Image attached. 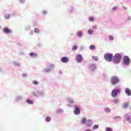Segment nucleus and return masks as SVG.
Here are the masks:
<instances>
[{"label": "nucleus", "mask_w": 131, "mask_h": 131, "mask_svg": "<svg viewBox=\"0 0 131 131\" xmlns=\"http://www.w3.org/2000/svg\"><path fill=\"white\" fill-rule=\"evenodd\" d=\"M111 81L112 84L114 85L116 84V83H118V82H119V79H118L116 76H113L111 78Z\"/></svg>", "instance_id": "2"}, {"label": "nucleus", "mask_w": 131, "mask_h": 131, "mask_svg": "<svg viewBox=\"0 0 131 131\" xmlns=\"http://www.w3.org/2000/svg\"><path fill=\"white\" fill-rule=\"evenodd\" d=\"M92 27L94 29H97V26H93Z\"/></svg>", "instance_id": "35"}, {"label": "nucleus", "mask_w": 131, "mask_h": 131, "mask_svg": "<svg viewBox=\"0 0 131 131\" xmlns=\"http://www.w3.org/2000/svg\"><path fill=\"white\" fill-rule=\"evenodd\" d=\"M108 38H109L110 40H113L114 39V37H113V36H112V35H110L108 36Z\"/></svg>", "instance_id": "19"}, {"label": "nucleus", "mask_w": 131, "mask_h": 131, "mask_svg": "<svg viewBox=\"0 0 131 131\" xmlns=\"http://www.w3.org/2000/svg\"><path fill=\"white\" fill-rule=\"evenodd\" d=\"M77 62H81L82 61V56L80 54H77L76 58Z\"/></svg>", "instance_id": "7"}, {"label": "nucleus", "mask_w": 131, "mask_h": 131, "mask_svg": "<svg viewBox=\"0 0 131 131\" xmlns=\"http://www.w3.org/2000/svg\"><path fill=\"white\" fill-rule=\"evenodd\" d=\"M30 56L31 57H37V54L32 52L30 53Z\"/></svg>", "instance_id": "13"}, {"label": "nucleus", "mask_w": 131, "mask_h": 131, "mask_svg": "<svg viewBox=\"0 0 131 131\" xmlns=\"http://www.w3.org/2000/svg\"><path fill=\"white\" fill-rule=\"evenodd\" d=\"M20 1L21 2V3H24V2H25V0H20Z\"/></svg>", "instance_id": "36"}, {"label": "nucleus", "mask_w": 131, "mask_h": 131, "mask_svg": "<svg viewBox=\"0 0 131 131\" xmlns=\"http://www.w3.org/2000/svg\"><path fill=\"white\" fill-rule=\"evenodd\" d=\"M56 112H57V113H61L63 112V110H57V111H56Z\"/></svg>", "instance_id": "30"}, {"label": "nucleus", "mask_w": 131, "mask_h": 131, "mask_svg": "<svg viewBox=\"0 0 131 131\" xmlns=\"http://www.w3.org/2000/svg\"><path fill=\"white\" fill-rule=\"evenodd\" d=\"M81 122L83 124H84L85 122H86V118H83L81 120Z\"/></svg>", "instance_id": "14"}, {"label": "nucleus", "mask_w": 131, "mask_h": 131, "mask_svg": "<svg viewBox=\"0 0 131 131\" xmlns=\"http://www.w3.org/2000/svg\"><path fill=\"white\" fill-rule=\"evenodd\" d=\"M3 31L4 33H11V30L8 28H5L3 29Z\"/></svg>", "instance_id": "10"}, {"label": "nucleus", "mask_w": 131, "mask_h": 131, "mask_svg": "<svg viewBox=\"0 0 131 131\" xmlns=\"http://www.w3.org/2000/svg\"><path fill=\"white\" fill-rule=\"evenodd\" d=\"M72 50H73V51H75V50H77V46H74L73 47Z\"/></svg>", "instance_id": "27"}, {"label": "nucleus", "mask_w": 131, "mask_h": 131, "mask_svg": "<svg viewBox=\"0 0 131 131\" xmlns=\"http://www.w3.org/2000/svg\"><path fill=\"white\" fill-rule=\"evenodd\" d=\"M97 128H99V125H95L93 126V129H96Z\"/></svg>", "instance_id": "26"}, {"label": "nucleus", "mask_w": 131, "mask_h": 131, "mask_svg": "<svg viewBox=\"0 0 131 131\" xmlns=\"http://www.w3.org/2000/svg\"><path fill=\"white\" fill-rule=\"evenodd\" d=\"M74 113L77 115H78V114H80V110L79 109V107H78V106L77 105H75Z\"/></svg>", "instance_id": "6"}, {"label": "nucleus", "mask_w": 131, "mask_h": 131, "mask_svg": "<svg viewBox=\"0 0 131 131\" xmlns=\"http://www.w3.org/2000/svg\"><path fill=\"white\" fill-rule=\"evenodd\" d=\"M112 58H113V54H106L104 55V59L108 62L112 61Z\"/></svg>", "instance_id": "3"}, {"label": "nucleus", "mask_w": 131, "mask_h": 131, "mask_svg": "<svg viewBox=\"0 0 131 131\" xmlns=\"http://www.w3.org/2000/svg\"><path fill=\"white\" fill-rule=\"evenodd\" d=\"M117 118V117H115L114 119H116Z\"/></svg>", "instance_id": "39"}, {"label": "nucleus", "mask_w": 131, "mask_h": 131, "mask_svg": "<svg viewBox=\"0 0 131 131\" xmlns=\"http://www.w3.org/2000/svg\"><path fill=\"white\" fill-rule=\"evenodd\" d=\"M86 124L88 126H92V120H88V121L86 122Z\"/></svg>", "instance_id": "12"}, {"label": "nucleus", "mask_w": 131, "mask_h": 131, "mask_svg": "<svg viewBox=\"0 0 131 131\" xmlns=\"http://www.w3.org/2000/svg\"><path fill=\"white\" fill-rule=\"evenodd\" d=\"M46 121H47V122H49V121H51V118L49 117H47L46 119Z\"/></svg>", "instance_id": "25"}, {"label": "nucleus", "mask_w": 131, "mask_h": 131, "mask_svg": "<svg viewBox=\"0 0 131 131\" xmlns=\"http://www.w3.org/2000/svg\"><path fill=\"white\" fill-rule=\"evenodd\" d=\"M123 63L125 65H128L129 64H130V59H129V58L128 56H125L123 60Z\"/></svg>", "instance_id": "4"}, {"label": "nucleus", "mask_w": 131, "mask_h": 131, "mask_svg": "<svg viewBox=\"0 0 131 131\" xmlns=\"http://www.w3.org/2000/svg\"><path fill=\"white\" fill-rule=\"evenodd\" d=\"M27 102L28 103V104H33V102H32V101H31L30 99H28Z\"/></svg>", "instance_id": "21"}, {"label": "nucleus", "mask_w": 131, "mask_h": 131, "mask_svg": "<svg viewBox=\"0 0 131 131\" xmlns=\"http://www.w3.org/2000/svg\"><path fill=\"white\" fill-rule=\"evenodd\" d=\"M113 10L114 11H115V10H117V7H113Z\"/></svg>", "instance_id": "33"}, {"label": "nucleus", "mask_w": 131, "mask_h": 131, "mask_svg": "<svg viewBox=\"0 0 131 131\" xmlns=\"http://www.w3.org/2000/svg\"><path fill=\"white\" fill-rule=\"evenodd\" d=\"M32 34H33V32H32Z\"/></svg>", "instance_id": "40"}, {"label": "nucleus", "mask_w": 131, "mask_h": 131, "mask_svg": "<svg viewBox=\"0 0 131 131\" xmlns=\"http://www.w3.org/2000/svg\"><path fill=\"white\" fill-rule=\"evenodd\" d=\"M77 35L79 36V37H81V35H82V32H81V31H79L77 33Z\"/></svg>", "instance_id": "17"}, {"label": "nucleus", "mask_w": 131, "mask_h": 131, "mask_svg": "<svg viewBox=\"0 0 131 131\" xmlns=\"http://www.w3.org/2000/svg\"><path fill=\"white\" fill-rule=\"evenodd\" d=\"M89 20L90 21H94V20H95V18H94V17H91L89 18Z\"/></svg>", "instance_id": "31"}, {"label": "nucleus", "mask_w": 131, "mask_h": 131, "mask_svg": "<svg viewBox=\"0 0 131 131\" xmlns=\"http://www.w3.org/2000/svg\"><path fill=\"white\" fill-rule=\"evenodd\" d=\"M127 120L129 121V122H131L130 118L129 117H127Z\"/></svg>", "instance_id": "32"}, {"label": "nucleus", "mask_w": 131, "mask_h": 131, "mask_svg": "<svg viewBox=\"0 0 131 131\" xmlns=\"http://www.w3.org/2000/svg\"><path fill=\"white\" fill-rule=\"evenodd\" d=\"M104 110H105V112H107V113H109L110 112V111H111V110H110V108H109L108 107H105L104 108Z\"/></svg>", "instance_id": "16"}, {"label": "nucleus", "mask_w": 131, "mask_h": 131, "mask_svg": "<svg viewBox=\"0 0 131 131\" xmlns=\"http://www.w3.org/2000/svg\"><path fill=\"white\" fill-rule=\"evenodd\" d=\"M127 107H128V103H124V105H123V108H124V109H126Z\"/></svg>", "instance_id": "15"}, {"label": "nucleus", "mask_w": 131, "mask_h": 131, "mask_svg": "<svg viewBox=\"0 0 131 131\" xmlns=\"http://www.w3.org/2000/svg\"><path fill=\"white\" fill-rule=\"evenodd\" d=\"M0 28H1V26H0Z\"/></svg>", "instance_id": "41"}, {"label": "nucleus", "mask_w": 131, "mask_h": 131, "mask_svg": "<svg viewBox=\"0 0 131 131\" xmlns=\"http://www.w3.org/2000/svg\"><path fill=\"white\" fill-rule=\"evenodd\" d=\"M120 93V90H114L112 92V96L114 97H117V94Z\"/></svg>", "instance_id": "5"}, {"label": "nucleus", "mask_w": 131, "mask_h": 131, "mask_svg": "<svg viewBox=\"0 0 131 131\" xmlns=\"http://www.w3.org/2000/svg\"><path fill=\"white\" fill-rule=\"evenodd\" d=\"M33 84H35V85H37L38 84V83L36 81H33Z\"/></svg>", "instance_id": "28"}, {"label": "nucleus", "mask_w": 131, "mask_h": 131, "mask_svg": "<svg viewBox=\"0 0 131 131\" xmlns=\"http://www.w3.org/2000/svg\"><path fill=\"white\" fill-rule=\"evenodd\" d=\"M69 102L70 103H73V100H72V99H69Z\"/></svg>", "instance_id": "34"}, {"label": "nucleus", "mask_w": 131, "mask_h": 131, "mask_svg": "<svg viewBox=\"0 0 131 131\" xmlns=\"http://www.w3.org/2000/svg\"><path fill=\"white\" fill-rule=\"evenodd\" d=\"M61 61L63 63H67L69 61V58L67 57H63L61 58Z\"/></svg>", "instance_id": "8"}, {"label": "nucleus", "mask_w": 131, "mask_h": 131, "mask_svg": "<svg viewBox=\"0 0 131 131\" xmlns=\"http://www.w3.org/2000/svg\"><path fill=\"white\" fill-rule=\"evenodd\" d=\"M97 67H96V65L95 64H92L90 67V69L91 70V71H95V70H96Z\"/></svg>", "instance_id": "9"}, {"label": "nucleus", "mask_w": 131, "mask_h": 131, "mask_svg": "<svg viewBox=\"0 0 131 131\" xmlns=\"http://www.w3.org/2000/svg\"><path fill=\"white\" fill-rule=\"evenodd\" d=\"M43 14H47V11H43Z\"/></svg>", "instance_id": "37"}, {"label": "nucleus", "mask_w": 131, "mask_h": 131, "mask_svg": "<svg viewBox=\"0 0 131 131\" xmlns=\"http://www.w3.org/2000/svg\"><path fill=\"white\" fill-rule=\"evenodd\" d=\"M121 55L117 53L114 56L113 61H114L116 64H118V63H119V62H120L121 60Z\"/></svg>", "instance_id": "1"}, {"label": "nucleus", "mask_w": 131, "mask_h": 131, "mask_svg": "<svg viewBox=\"0 0 131 131\" xmlns=\"http://www.w3.org/2000/svg\"><path fill=\"white\" fill-rule=\"evenodd\" d=\"M106 131H112V129L110 127H107L106 128Z\"/></svg>", "instance_id": "29"}, {"label": "nucleus", "mask_w": 131, "mask_h": 131, "mask_svg": "<svg viewBox=\"0 0 131 131\" xmlns=\"http://www.w3.org/2000/svg\"><path fill=\"white\" fill-rule=\"evenodd\" d=\"M93 60H95V61H98L99 60V58H98V56H94L93 57Z\"/></svg>", "instance_id": "18"}, {"label": "nucleus", "mask_w": 131, "mask_h": 131, "mask_svg": "<svg viewBox=\"0 0 131 131\" xmlns=\"http://www.w3.org/2000/svg\"><path fill=\"white\" fill-rule=\"evenodd\" d=\"M85 131H91V130L90 129H86Z\"/></svg>", "instance_id": "38"}, {"label": "nucleus", "mask_w": 131, "mask_h": 131, "mask_svg": "<svg viewBox=\"0 0 131 131\" xmlns=\"http://www.w3.org/2000/svg\"><path fill=\"white\" fill-rule=\"evenodd\" d=\"M5 17V19H9V18H10V14H6Z\"/></svg>", "instance_id": "24"}, {"label": "nucleus", "mask_w": 131, "mask_h": 131, "mask_svg": "<svg viewBox=\"0 0 131 131\" xmlns=\"http://www.w3.org/2000/svg\"><path fill=\"white\" fill-rule=\"evenodd\" d=\"M88 32L89 34H93L94 31L93 30H89Z\"/></svg>", "instance_id": "23"}, {"label": "nucleus", "mask_w": 131, "mask_h": 131, "mask_svg": "<svg viewBox=\"0 0 131 131\" xmlns=\"http://www.w3.org/2000/svg\"><path fill=\"white\" fill-rule=\"evenodd\" d=\"M125 92L126 93L127 96H131V91L128 88H126L125 90Z\"/></svg>", "instance_id": "11"}, {"label": "nucleus", "mask_w": 131, "mask_h": 131, "mask_svg": "<svg viewBox=\"0 0 131 131\" xmlns=\"http://www.w3.org/2000/svg\"><path fill=\"white\" fill-rule=\"evenodd\" d=\"M34 32H35L36 33H39V30H38V28H36L34 29Z\"/></svg>", "instance_id": "22"}, {"label": "nucleus", "mask_w": 131, "mask_h": 131, "mask_svg": "<svg viewBox=\"0 0 131 131\" xmlns=\"http://www.w3.org/2000/svg\"><path fill=\"white\" fill-rule=\"evenodd\" d=\"M90 50H95L96 49V47L94 45H91L90 47Z\"/></svg>", "instance_id": "20"}]
</instances>
